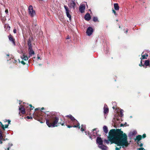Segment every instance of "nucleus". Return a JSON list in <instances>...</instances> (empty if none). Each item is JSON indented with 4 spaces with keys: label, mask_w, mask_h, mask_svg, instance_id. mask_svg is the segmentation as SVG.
Returning a JSON list of instances; mask_svg holds the SVG:
<instances>
[{
    "label": "nucleus",
    "mask_w": 150,
    "mask_h": 150,
    "mask_svg": "<svg viewBox=\"0 0 150 150\" xmlns=\"http://www.w3.org/2000/svg\"><path fill=\"white\" fill-rule=\"evenodd\" d=\"M108 140L105 139L104 142L107 144L114 143L117 145H121L122 148L127 147L129 144L127 141V136L123 131L117 129L116 132L115 129H112L109 133Z\"/></svg>",
    "instance_id": "obj_1"
},
{
    "label": "nucleus",
    "mask_w": 150,
    "mask_h": 150,
    "mask_svg": "<svg viewBox=\"0 0 150 150\" xmlns=\"http://www.w3.org/2000/svg\"><path fill=\"white\" fill-rule=\"evenodd\" d=\"M59 118L57 117H53L50 118L49 120H46V123L49 127H54L57 126V124L59 121Z\"/></svg>",
    "instance_id": "obj_2"
},
{
    "label": "nucleus",
    "mask_w": 150,
    "mask_h": 150,
    "mask_svg": "<svg viewBox=\"0 0 150 150\" xmlns=\"http://www.w3.org/2000/svg\"><path fill=\"white\" fill-rule=\"evenodd\" d=\"M28 13L31 17H34L35 15V11L33 9V7L30 5L28 7Z\"/></svg>",
    "instance_id": "obj_3"
},
{
    "label": "nucleus",
    "mask_w": 150,
    "mask_h": 150,
    "mask_svg": "<svg viewBox=\"0 0 150 150\" xmlns=\"http://www.w3.org/2000/svg\"><path fill=\"white\" fill-rule=\"evenodd\" d=\"M69 123L71 125H74V126H72V127H78L79 129L80 128L79 123L76 119L72 122H69Z\"/></svg>",
    "instance_id": "obj_4"
},
{
    "label": "nucleus",
    "mask_w": 150,
    "mask_h": 150,
    "mask_svg": "<svg viewBox=\"0 0 150 150\" xmlns=\"http://www.w3.org/2000/svg\"><path fill=\"white\" fill-rule=\"evenodd\" d=\"M97 132L96 129H93L90 134V137L91 139H93L95 138L97 136Z\"/></svg>",
    "instance_id": "obj_5"
},
{
    "label": "nucleus",
    "mask_w": 150,
    "mask_h": 150,
    "mask_svg": "<svg viewBox=\"0 0 150 150\" xmlns=\"http://www.w3.org/2000/svg\"><path fill=\"white\" fill-rule=\"evenodd\" d=\"M64 7L67 16L69 18V20H71V15L69 14L70 11L69 10V8L67 6L64 5Z\"/></svg>",
    "instance_id": "obj_6"
},
{
    "label": "nucleus",
    "mask_w": 150,
    "mask_h": 150,
    "mask_svg": "<svg viewBox=\"0 0 150 150\" xmlns=\"http://www.w3.org/2000/svg\"><path fill=\"white\" fill-rule=\"evenodd\" d=\"M93 32V29L91 27H88L86 33L88 36H90Z\"/></svg>",
    "instance_id": "obj_7"
},
{
    "label": "nucleus",
    "mask_w": 150,
    "mask_h": 150,
    "mask_svg": "<svg viewBox=\"0 0 150 150\" xmlns=\"http://www.w3.org/2000/svg\"><path fill=\"white\" fill-rule=\"evenodd\" d=\"M148 56V52L146 51H144L142 54V58H141V60L142 59H147Z\"/></svg>",
    "instance_id": "obj_8"
},
{
    "label": "nucleus",
    "mask_w": 150,
    "mask_h": 150,
    "mask_svg": "<svg viewBox=\"0 0 150 150\" xmlns=\"http://www.w3.org/2000/svg\"><path fill=\"white\" fill-rule=\"evenodd\" d=\"M96 143L98 145H100L103 144V141L101 138L98 137L96 139Z\"/></svg>",
    "instance_id": "obj_9"
},
{
    "label": "nucleus",
    "mask_w": 150,
    "mask_h": 150,
    "mask_svg": "<svg viewBox=\"0 0 150 150\" xmlns=\"http://www.w3.org/2000/svg\"><path fill=\"white\" fill-rule=\"evenodd\" d=\"M85 9V6L84 4H81L79 7V10L81 13H83Z\"/></svg>",
    "instance_id": "obj_10"
},
{
    "label": "nucleus",
    "mask_w": 150,
    "mask_h": 150,
    "mask_svg": "<svg viewBox=\"0 0 150 150\" xmlns=\"http://www.w3.org/2000/svg\"><path fill=\"white\" fill-rule=\"evenodd\" d=\"M29 57L30 58L32 55L35 54V52L32 48H28Z\"/></svg>",
    "instance_id": "obj_11"
},
{
    "label": "nucleus",
    "mask_w": 150,
    "mask_h": 150,
    "mask_svg": "<svg viewBox=\"0 0 150 150\" xmlns=\"http://www.w3.org/2000/svg\"><path fill=\"white\" fill-rule=\"evenodd\" d=\"M19 112H21L22 114H24L25 113V108L22 105H21L19 108Z\"/></svg>",
    "instance_id": "obj_12"
},
{
    "label": "nucleus",
    "mask_w": 150,
    "mask_h": 150,
    "mask_svg": "<svg viewBox=\"0 0 150 150\" xmlns=\"http://www.w3.org/2000/svg\"><path fill=\"white\" fill-rule=\"evenodd\" d=\"M98 146L102 150H107L108 149V147L106 146L103 145V144L100 145H98Z\"/></svg>",
    "instance_id": "obj_13"
},
{
    "label": "nucleus",
    "mask_w": 150,
    "mask_h": 150,
    "mask_svg": "<svg viewBox=\"0 0 150 150\" xmlns=\"http://www.w3.org/2000/svg\"><path fill=\"white\" fill-rule=\"evenodd\" d=\"M76 4L74 1L71 0V3L70 4L69 7L70 8H72L74 9L75 7Z\"/></svg>",
    "instance_id": "obj_14"
},
{
    "label": "nucleus",
    "mask_w": 150,
    "mask_h": 150,
    "mask_svg": "<svg viewBox=\"0 0 150 150\" xmlns=\"http://www.w3.org/2000/svg\"><path fill=\"white\" fill-rule=\"evenodd\" d=\"M8 37L9 40L12 42V43L14 45H15L16 43L14 41V39L13 38L12 35H10L8 36Z\"/></svg>",
    "instance_id": "obj_15"
},
{
    "label": "nucleus",
    "mask_w": 150,
    "mask_h": 150,
    "mask_svg": "<svg viewBox=\"0 0 150 150\" xmlns=\"http://www.w3.org/2000/svg\"><path fill=\"white\" fill-rule=\"evenodd\" d=\"M109 109L107 105L105 104L104 107V112L105 114L107 113L108 112Z\"/></svg>",
    "instance_id": "obj_16"
},
{
    "label": "nucleus",
    "mask_w": 150,
    "mask_h": 150,
    "mask_svg": "<svg viewBox=\"0 0 150 150\" xmlns=\"http://www.w3.org/2000/svg\"><path fill=\"white\" fill-rule=\"evenodd\" d=\"M84 18L86 20L89 21L91 19L90 14L88 13L86 14Z\"/></svg>",
    "instance_id": "obj_17"
},
{
    "label": "nucleus",
    "mask_w": 150,
    "mask_h": 150,
    "mask_svg": "<svg viewBox=\"0 0 150 150\" xmlns=\"http://www.w3.org/2000/svg\"><path fill=\"white\" fill-rule=\"evenodd\" d=\"M5 140L4 139H3V136H2V134L1 131L0 130V144H2V140L5 141Z\"/></svg>",
    "instance_id": "obj_18"
},
{
    "label": "nucleus",
    "mask_w": 150,
    "mask_h": 150,
    "mask_svg": "<svg viewBox=\"0 0 150 150\" xmlns=\"http://www.w3.org/2000/svg\"><path fill=\"white\" fill-rule=\"evenodd\" d=\"M21 59L27 61L28 59V57L25 55L24 54H23V56L21 57Z\"/></svg>",
    "instance_id": "obj_19"
},
{
    "label": "nucleus",
    "mask_w": 150,
    "mask_h": 150,
    "mask_svg": "<svg viewBox=\"0 0 150 150\" xmlns=\"http://www.w3.org/2000/svg\"><path fill=\"white\" fill-rule=\"evenodd\" d=\"M142 139V137L141 135H138L137 136L136 139H135V141L139 142V141Z\"/></svg>",
    "instance_id": "obj_20"
},
{
    "label": "nucleus",
    "mask_w": 150,
    "mask_h": 150,
    "mask_svg": "<svg viewBox=\"0 0 150 150\" xmlns=\"http://www.w3.org/2000/svg\"><path fill=\"white\" fill-rule=\"evenodd\" d=\"M27 44L28 46V48H32L31 41L30 39H28V41Z\"/></svg>",
    "instance_id": "obj_21"
},
{
    "label": "nucleus",
    "mask_w": 150,
    "mask_h": 150,
    "mask_svg": "<svg viewBox=\"0 0 150 150\" xmlns=\"http://www.w3.org/2000/svg\"><path fill=\"white\" fill-rule=\"evenodd\" d=\"M114 8L115 10H118L119 9V7L118 6V4L117 3L114 4Z\"/></svg>",
    "instance_id": "obj_22"
},
{
    "label": "nucleus",
    "mask_w": 150,
    "mask_h": 150,
    "mask_svg": "<svg viewBox=\"0 0 150 150\" xmlns=\"http://www.w3.org/2000/svg\"><path fill=\"white\" fill-rule=\"evenodd\" d=\"M0 124L1 125V128H2L3 129H4L5 128H7L8 127V125H5V126H4V125H3L2 124V123L1 122H0Z\"/></svg>",
    "instance_id": "obj_23"
},
{
    "label": "nucleus",
    "mask_w": 150,
    "mask_h": 150,
    "mask_svg": "<svg viewBox=\"0 0 150 150\" xmlns=\"http://www.w3.org/2000/svg\"><path fill=\"white\" fill-rule=\"evenodd\" d=\"M103 130L104 132L105 133H107L108 132V128L106 126H104L103 127Z\"/></svg>",
    "instance_id": "obj_24"
},
{
    "label": "nucleus",
    "mask_w": 150,
    "mask_h": 150,
    "mask_svg": "<svg viewBox=\"0 0 150 150\" xmlns=\"http://www.w3.org/2000/svg\"><path fill=\"white\" fill-rule=\"evenodd\" d=\"M150 61L149 60H146L145 61L144 64L146 66H148L150 65Z\"/></svg>",
    "instance_id": "obj_25"
},
{
    "label": "nucleus",
    "mask_w": 150,
    "mask_h": 150,
    "mask_svg": "<svg viewBox=\"0 0 150 150\" xmlns=\"http://www.w3.org/2000/svg\"><path fill=\"white\" fill-rule=\"evenodd\" d=\"M86 128V126L84 125H81V130L82 132H83L85 131V128Z\"/></svg>",
    "instance_id": "obj_26"
},
{
    "label": "nucleus",
    "mask_w": 150,
    "mask_h": 150,
    "mask_svg": "<svg viewBox=\"0 0 150 150\" xmlns=\"http://www.w3.org/2000/svg\"><path fill=\"white\" fill-rule=\"evenodd\" d=\"M136 133V132L135 131H133V132H131L129 133V136L132 137Z\"/></svg>",
    "instance_id": "obj_27"
},
{
    "label": "nucleus",
    "mask_w": 150,
    "mask_h": 150,
    "mask_svg": "<svg viewBox=\"0 0 150 150\" xmlns=\"http://www.w3.org/2000/svg\"><path fill=\"white\" fill-rule=\"evenodd\" d=\"M60 120L62 121V122H59V123L61 124L62 125H63L65 123V122L64 120V119L62 120V119H60Z\"/></svg>",
    "instance_id": "obj_28"
},
{
    "label": "nucleus",
    "mask_w": 150,
    "mask_h": 150,
    "mask_svg": "<svg viewBox=\"0 0 150 150\" xmlns=\"http://www.w3.org/2000/svg\"><path fill=\"white\" fill-rule=\"evenodd\" d=\"M138 146H142L143 145V144L141 143L140 142H137Z\"/></svg>",
    "instance_id": "obj_29"
},
{
    "label": "nucleus",
    "mask_w": 150,
    "mask_h": 150,
    "mask_svg": "<svg viewBox=\"0 0 150 150\" xmlns=\"http://www.w3.org/2000/svg\"><path fill=\"white\" fill-rule=\"evenodd\" d=\"M123 112L124 111L123 110L121 109L120 110V113L121 114V116L122 117L123 115Z\"/></svg>",
    "instance_id": "obj_30"
},
{
    "label": "nucleus",
    "mask_w": 150,
    "mask_h": 150,
    "mask_svg": "<svg viewBox=\"0 0 150 150\" xmlns=\"http://www.w3.org/2000/svg\"><path fill=\"white\" fill-rule=\"evenodd\" d=\"M93 21L94 22H96L98 21V18L96 17H94L93 18Z\"/></svg>",
    "instance_id": "obj_31"
},
{
    "label": "nucleus",
    "mask_w": 150,
    "mask_h": 150,
    "mask_svg": "<svg viewBox=\"0 0 150 150\" xmlns=\"http://www.w3.org/2000/svg\"><path fill=\"white\" fill-rule=\"evenodd\" d=\"M118 146H120V147L118 148L117 147H116L115 148V150H119L120 149H121V147H122V146L121 145H117Z\"/></svg>",
    "instance_id": "obj_32"
},
{
    "label": "nucleus",
    "mask_w": 150,
    "mask_h": 150,
    "mask_svg": "<svg viewBox=\"0 0 150 150\" xmlns=\"http://www.w3.org/2000/svg\"><path fill=\"white\" fill-rule=\"evenodd\" d=\"M28 106H30V110H33L34 108V107L32 106L31 105H29Z\"/></svg>",
    "instance_id": "obj_33"
},
{
    "label": "nucleus",
    "mask_w": 150,
    "mask_h": 150,
    "mask_svg": "<svg viewBox=\"0 0 150 150\" xmlns=\"http://www.w3.org/2000/svg\"><path fill=\"white\" fill-rule=\"evenodd\" d=\"M71 120V122H72L74 120H75L76 119H75V118L73 117L72 116V117L71 118H70Z\"/></svg>",
    "instance_id": "obj_34"
},
{
    "label": "nucleus",
    "mask_w": 150,
    "mask_h": 150,
    "mask_svg": "<svg viewBox=\"0 0 150 150\" xmlns=\"http://www.w3.org/2000/svg\"><path fill=\"white\" fill-rule=\"evenodd\" d=\"M138 150H145V149L143 147H141L137 149Z\"/></svg>",
    "instance_id": "obj_35"
},
{
    "label": "nucleus",
    "mask_w": 150,
    "mask_h": 150,
    "mask_svg": "<svg viewBox=\"0 0 150 150\" xmlns=\"http://www.w3.org/2000/svg\"><path fill=\"white\" fill-rule=\"evenodd\" d=\"M25 108H27V107H28V104H26V103L25 104H24V106H23Z\"/></svg>",
    "instance_id": "obj_36"
},
{
    "label": "nucleus",
    "mask_w": 150,
    "mask_h": 150,
    "mask_svg": "<svg viewBox=\"0 0 150 150\" xmlns=\"http://www.w3.org/2000/svg\"><path fill=\"white\" fill-rule=\"evenodd\" d=\"M112 11H113V13H114V14L115 16H117V13H116V11L114 10H112Z\"/></svg>",
    "instance_id": "obj_37"
},
{
    "label": "nucleus",
    "mask_w": 150,
    "mask_h": 150,
    "mask_svg": "<svg viewBox=\"0 0 150 150\" xmlns=\"http://www.w3.org/2000/svg\"><path fill=\"white\" fill-rule=\"evenodd\" d=\"M26 118L28 119H32V117L31 116L30 117L29 116H27L26 117Z\"/></svg>",
    "instance_id": "obj_38"
},
{
    "label": "nucleus",
    "mask_w": 150,
    "mask_h": 150,
    "mask_svg": "<svg viewBox=\"0 0 150 150\" xmlns=\"http://www.w3.org/2000/svg\"><path fill=\"white\" fill-rule=\"evenodd\" d=\"M72 116L71 115H67L66 116V117H69L70 119L72 117Z\"/></svg>",
    "instance_id": "obj_39"
},
{
    "label": "nucleus",
    "mask_w": 150,
    "mask_h": 150,
    "mask_svg": "<svg viewBox=\"0 0 150 150\" xmlns=\"http://www.w3.org/2000/svg\"><path fill=\"white\" fill-rule=\"evenodd\" d=\"M139 66H144V65H142V60L141 61V64H139Z\"/></svg>",
    "instance_id": "obj_40"
},
{
    "label": "nucleus",
    "mask_w": 150,
    "mask_h": 150,
    "mask_svg": "<svg viewBox=\"0 0 150 150\" xmlns=\"http://www.w3.org/2000/svg\"><path fill=\"white\" fill-rule=\"evenodd\" d=\"M16 29H13V32L14 33H16Z\"/></svg>",
    "instance_id": "obj_41"
},
{
    "label": "nucleus",
    "mask_w": 150,
    "mask_h": 150,
    "mask_svg": "<svg viewBox=\"0 0 150 150\" xmlns=\"http://www.w3.org/2000/svg\"><path fill=\"white\" fill-rule=\"evenodd\" d=\"M67 127L69 128H70L71 127H72V126H71V125H67Z\"/></svg>",
    "instance_id": "obj_42"
},
{
    "label": "nucleus",
    "mask_w": 150,
    "mask_h": 150,
    "mask_svg": "<svg viewBox=\"0 0 150 150\" xmlns=\"http://www.w3.org/2000/svg\"><path fill=\"white\" fill-rule=\"evenodd\" d=\"M21 63L24 65L25 64V63L23 61H21Z\"/></svg>",
    "instance_id": "obj_43"
},
{
    "label": "nucleus",
    "mask_w": 150,
    "mask_h": 150,
    "mask_svg": "<svg viewBox=\"0 0 150 150\" xmlns=\"http://www.w3.org/2000/svg\"><path fill=\"white\" fill-rule=\"evenodd\" d=\"M146 137V134H143V138H145V137Z\"/></svg>",
    "instance_id": "obj_44"
},
{
    "label": "nucleus",
    "mask_w": 150,
    "mask_h": 150,
    "mask_svg": "<svg viewBox=\"0 0 150 150\" xmlns=\"http://www.w3.org/2000/svg\"><path fill=\"white\" fill-rule=\"evenodd\" d=\"M5 12L6 13H7L8 12V10L7 9L5 11Z\"/></svg>",
    "instance_id": "obj_45"
},
{
    "label": "nucleus",
    "mask_w": 150,
    "mask_h": 150,
    "mask_svg": "<svg viewBox=\"0 0 150 150\" xmlns=\"http://www.w3.org/2000/svg\"><path fill=\"white\" fill-rule=\"evenodd\" d=\"M112 104L113 105H115L116 104V103L115 102H113L112 103Z\"/></svg>",
    "instance_id": "obj_46"
},
{
    "label": "nucleus",
    "mask_w": 150,
    "mask_h": 150,
    "mask_svg": "<svg viewBox=\"0 0 150 150\" xmlns=\"http://www.w3.org/2000/svg\"><path fill=\"white\" fill-rule=\"evenodd\" d=\"M69 38H69V36H68L67 37V39H69Z\"/></svg>",
    "instance_id": "obj_47"
},
{
    "label": "nucleus",
    "mask_w": 150,
    "mask_h": 150,
    "mask_svg": "<svg viewBox=\"0 0 150 150\" xmlns=\"http://www.w3.org/2000/svg\"><path fill=\"white\" fill-rule=\"evenodd\" d=\"M8 124H9L11 122V121L9 120H8Z\"/></svg>",
    "instance_id": "obj_48"
},
{
    "label": "nucleus",
    "mask_w": 150,
    "mask_h": 150,
    "mask_svg": "<svg viewBox=\"0 0 150 150\" xmlns=\"http://www.w3.org/2000/svg\"><path fill=\"white\" fill-rule=\"evenodd\" d=\"M128 31V30L127 29L125 31V33H127Z\"/></svg>",
    "instance_id": "obj_49"
},
{
    "label": "nucleus",
    "mask_w": 150,
    "mask_h": 150,
    "mask_svg": "<svg viewBox=\"0 0 150 150\" xmlns=\"http://www.w3.org/2000/svg\"><path fill=\"white\" fill-rule=\"evenodd\" d=\"M37 58L38 59H40V57H39V56H38L37 57Z\"/></svg>",
    "instance_id": "obj_50"
},
{
    "label": "nucleus",
    "mask_w": 150,
    "mask_h": 150,
    "mask_svg": "<svg viewBox=\"0 0 150 150\" xmlns=\"http://www.w3.org/2000/svg\"><path fill=\"white\" fill-rule=\"evenodd\" d=\"M38 109H38V108H36V109H35V111H36V110H38Z\"/></svg>",
    "instance_id": "obj_51"
},
{
    "label": "nucleus",
    "mask_w": 150,
    "mask_h": 150,
    "mask_svg": "<svg viewBox=\"0 0 150 150\" xmlns=\"http://www.w3.org/2000/svg\"><path fill=\"white\" fill-rule=\"evenodd\" d=\"M115 107L114 106L112 107V108L114 109L115 108Z\"/></svg>",
    "instance_id": "obj_52"
},
{
    "label": "nucleus",
    "mask_w": 150,
    "mask_h": 150,
    "mask_svg": "<svg viewBox=\"0 0 150 150\" xmlns=\"http://www.w3.org/2000/svg\"><path fill=\"white\" fill-rule=\"evenodd\" d=\"M120 126H123V125L122 124H121Z\"/></svg>",
    "instance_id": "obj_53"
},
{
    "label": "nucleus",
    "mask_w": 150,
    "mask_h": 150,
    "mask_svg": "<svg viewBox=\"0 0 150 150\" xmlns=\"http://www.w3.org/2000/svg\"><path fill=\"white\" fill-rule=\"evenodd\" d=\"M5 150H9V148H8L7 149H6Z\"/></svg>",
    "instance_id": "obj_54"
},
{
    "label": "nucleus",
    "mask_w": 150,
    "mask_h": 150,
    "mask_svg": "<svg viewBox=\"0 0 150 150\" xmlns=\"http://www.w3.org/2000/svg\"><path fill=\"white\" fill-rule=\"evenodd\" d=\"M13 146V144H11V145H10V146Z\"/></svg>",
    "instance_id": "obj_55"
},
{
    "label": "nucleus",
    "mask_w": 150,
    "mask_h": 150,
    "mask_svg": "<svg viewBox=\"0 0 150 150\" xmlns=\"http://www.w3.org/2000/svg\"><path fill=\"white\" fill-rule=\"evenodd\" d=\"M86 134H87V132H85Z\"/></svg>",
    "instance_id": "obj_56"
},
{
    "label": "nucleus",
    "mask_w": 150,
    "mask_h": 150,
    "mask_svg": "<svg viewBox=\"0 0 150 150\" xmlns=\"http://www.w3.org/2000/svg\"><path fill=\"white\" fill-rule=\"evenodd\" d=\"M39 66H41V64H39Z\"/></svg>",
    "instance_id": "obj_57"
},
{
    "label": "nucleus",
    "mask_w": 150,
    "mask_h": 150,
    "mask_svg": "<svg viewBox=\"0 0 150 150\" xmlns=\"http://www.w3.org/2000/svg\"><path fill=\"white\" fill-rule=\"evenodd\" d=\"M44 109V108H42V109Z\"/></svg>",
    "instance_id": "obj_58"
},
{
    "label": "nucleus",
    "mask_w": 150,
    "mask_h": 150,
    "mask_svg": "<svg viewBox=\"0 0 150 150\" xmlns=\"http://www.w3.org/2000/svg\"><path fill=\"white\" fill-rule=\"evenodd\" d=\"M7 56H9V55H8V54H7Z\"/></svg>",
    "instance_id": "obj_59"
}]
</instances>
